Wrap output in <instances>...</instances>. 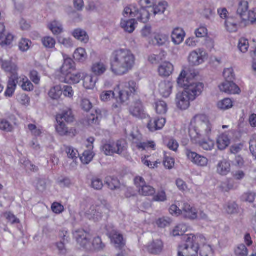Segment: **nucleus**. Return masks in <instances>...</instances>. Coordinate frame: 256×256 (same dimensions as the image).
<instances>
[{
  "instance_id": "40",
  "label": "nucleus",
  "mask_w": 256,
  "mask_h": 256,
  "mask_svg": "<svg viewBox=\"0 0 256 256\" xmlns=\"http://www.w3.org/2000/svg\"><path fill=\"white\" fill-rule=\"evenodd\" d=\"M164 142L166 146L169 150L174 152L178 151L179 144L174 138H166Z\"/></svg>"
},
{
  "instance_id": "12",
  "label": "nucleus",
  "mask_w": 256,
  "mask_h": 256,
  "mask_svg": "<svg viewBox=\"0 0 256 256\" xmlns=\"http://www.w3.org/2000/svg\"><path fill=\"white\" fill-rule=\"evenodd\" d=\"M77 243L84 249L88 250L91 247L90 242L91 235L90 232L80 229L76 230L74 234Z\"/></svg>"
},
{
  "instance_id": "18",
  "label": "nucleus",
  "mask_w": 256,
  "mask_h": 256,
  "mask_svg": "<svg viewBox=\"0 0 256 256\" xmlns=\"http://www.w3.org/2000/svg\"><path fill=\"white\" fill-rule=\"evenodd\" d=\"M144 250L150 254H158L164 248V243L161 240L157 239L150 242L144 247Z\"/></svg>"
},
{
  "instance_id": "2",
  "label": "nucleus",
  "mask_w": 256,
  "mask_h": 256,
  "mask_svg": "<svg viewBox=\"0 0 256 256\" xmlns=\"http://www.w3.org/2000/svg\"><path fill=\"white\" fill-rule=\"evenodd\" d=\"M212 134V124L205 114H196L192 120L189 135L192 140L199 143L204 150H210L214 146V141L210 139Z\"/></svg>"
},
{
  "instance_id": "3",
  "label": "nucleus",
  "mask_w": 256,
  "mask_h": 256,
  "mask_svg": "<svg viewBox=\"0 0 256 256\" xmlns=\"http://www.w3.org/2000/svg\"><path fill=\"white\" fill-rule=\"evenodd\" d=\"M136 57L132 51L128 48L114 50L110 58V70L116 76H123L134 68Z\"/></svg>"
},
{
  "instance_id": "48",
  "label": "nucleus",
  "mask_w": 256,
  "mask_h": 256,
  "mask_svg": "<svg viewBox=\"0 0 256 256\" xmlns=\"http://www.w3.org/2000/svg\"><path fill=\"white\" fill-rule=\"evenodd\" d=\"M168 7V3L166 2H159L158 4L155 5L152 10L154 14H162L166 10Z\"/></svg>"
},
{
  "instance_id": "32",
  "label": "nucleus",
  "mask_w": 256,
  "mask_h": 256,
  "mask_svg": "<svg viewBox=\"0 0 256 256\" xmlns=\"http://www.w3.org/2000/svg\"><path fill=\"white\" fill-rule=\"evenodd\" d=\"M225 26L228 32H236L239 28V22L234 18H228L226 20Z\"/></svg>"
},
{
  "instance_id": "17",
  "label": "nucleus",
  "mask_w": 256,
  "mask_h": 256,
  "mask_svg": "<svg viewBox=\"0 0 256 256\" xmlns=\"http://www.w3.org/2000/svg\"><path fill=\"white\" fill-rule=\"evenodd\" d=\"M108 234L116 248L121 250L125 247L126 240L124 238L123 235L118 231L112 230V232H109Z\"/></svg>"
},
{
  "instance_id": "54",
  "label": "nucleus",
  "mask_w": 256,
  "mask_h": 256,
  "mask_svg": "<svg viewBox=\"0 0 256 256\" xmlns=\"http://www.w3.org/2000/svg\"><path fill=\"white\" fill-rule=\"evenodd\" d=\"M32 42L26 38H22L18 44L19 49L22 52H26L30 48Z\"/></svg>"
},
{
  "instance_id": "6",
  "label": "nucleus",
  "mask_w": 256,
  "mask_h": 256,
  "mask_svg": "<svg viewBox=\"0 0 256 256\" xmlns=\"http://www.w3.org/2000/svg\"><path fill=\"white\" fill-rule=\"evenodd\" d=\"M110 212V205L105 200H98L95 204H92L89 210L82 214L86 218L90 220L97 222L102 219L103 216L108 218Z\"/></svg>"
},
{
  "instance_id": "42",
  "label": "nucleus",
  "mask_w": 256,
  "mask_h": 256,
  "mask_svg": "<svg viewBox=\"0 0 256 256\" xmlns=\"http://www.w3.org/2000/svg\"><path fill=\"white\" fill-rule=\"evenodd\" d=\"M96 80L91 75H86L83 79L84 87L86 90H92L95 86Z\"/></svg>"
},
{
  "instance_id": "43",
  "label": "nucleus",
  "mask_w": 256,
  "mask_h": 256,
  "mask_svg": "<svg viewBox=\"0 0 256 256\" xmlns=\"http://www.w3.org/2000/svg\"><path fill=\"white\" fill-rule=\"evenodd\" d=\"M48 28L54 35L60 34L63 30L62 25L58 22L56 20L50 23Z\"/></svg>"
},
{
  "instance_id": "64",
  "label": "nucleus",
  "mask_w": 256,
  "mask_h": 256,
  "mask_svg": "<svg viewBox=\"0 0 256 256\" xmlns=\"http://www.w3.org/2000/svg\"><path fill=\"white\" fill-rule=\"evenodd\" d=\"M234 252L236 256H246L248 251L247 248L244 244H240L236 248Z\"/></svg>"
},
{
  "instance_id": "13",
  "label": "nucleus",
  "mask_w": 256,
  "mask_h": 256,
  "mask_svg": "<svg viewBox=\"0 0 256 256\" xmlns=\"http://www.w3.org/2000/svg\"><path fill=\"white\" fill-rule=\"evenodd\" d=\"M130 114L134 116L144 119L148 116V114H146L142 102L140 100H137L132 102L129 108Z\"/></svg>"
},
{
  "instance_id": "1",
  "label": "nucleus",
  "mask_w": 256,
  "mask_h": 256,
  "mask_svg": "<svg viewBox=\"0 0 256 256\" xmlns=\"http://www.w3.org/2000/svg\"><path fill=\"white\" fill-rule=\"evenodd\" d=\"M198 74V72L194 70H182L181 72L177 82L184 90L176 95V104L179 109L185 110L188 108L190 101L194 100L203 91L204 86L202 83L193 82Z\"/></svg>"
},
{
  "instance_id": "46",
  "label": "nucleus",
  "mask_w": 256,
  "mask_h": 256,
  "mask_svg": "<svg viewBox=\"0 0 256 256\" xmlns=\"http://www.w3.org/2000/svg\"><path fill=\"white\" fill-rule=\"evenodd\" d=\"M188 228L186 224H181L176 226L172 230L174 236H183L187 232Z\"/></svg>"
},
{
  "instance_id": "63",
  "label": "nucleus",
  "mask_w": 256,
  "mask_h": 256,
  "mask_svg": "<svg viewBox=\"0 0 256 256\" xmlns=\"http://www.w3.org/2000/svg\"><path fill=\"white\" fill-rule=\"evenodd\" d=\"M51 208L52 211L56 214H60L64 210V206L58 202H54L52 203Z\"/></svg>"
},
{
  "instance_id": "33",
  "label": "nucleus",
  "mask_w": 256,
  "mask_h": 256,
  "mask_svg": "<svg viewBox=\"0 0 256 256\" xmlns=\"http://www.w3.org/2000/svg\"><path fill=\"white\" fill-rule=\"evenodd\" d=\"M248 10V0H241L240 1L237 10V13L244 20H246V14Z\"/></svg>"
},
{
  "instance_id": "20",
  "label": "nucleus",
  "mask_w": 256,
  "mask_h": 256,
  "mask_svg": "<svg viewBox=\"0 0 256 256\" xmlns=\"http://www.w3.org/2000/svg\"><path fill=\"white\" fill-rule=\"evenodd\" d=\"M219 88L228 94H236L240 92L239 87L232 81H225L219 86Z\"/></svg>"
},
{
  "instance_id": "61",
  "label": "nucleus",
  "mask_w": 256,
  "mask_h": 256,
  "mask_svg": "<svg viewBox=\"0 0 256 256\" xmlns=\"http://www.w3.org/2000/svg\"><path fill=\"white\" fill-rule=\"evenodd\" d=\"M0 129L8 132H10L13 130L12 126L4 119L0 120Z\"/></svg>"
},
{
  "instance_id": "26",
  "label": "nucleus",
  "mask_w": 256,
  "mask_h": 256,
  "mask_svg": "<svg viewBox=\"0 0 256 256\" xmlns=\"http://www.w3.org/2000/svg\"><path fill=\"white\" fill-rule=\"evenodd\" d=\"M75 70V63L70 58L64 59V64L60 68L61 76H64Z\"/></svg>"
},
{
  "instance_id": "21",
  "label": "nucleus",
  "mask_w": 256,
  "mask_h": 256,
  "mask_svg": "<svg viewBox=\"0 0 256 256\" xmlns=\"http://www.w3.org/2000/svg\"><path fill=\"white\" fill-rule=\"evenodd\" d=\"M16 82L22 89L26 92H32L34 90V86L32 82L24 75L20 76H16Z\"/></svg>"
},
{
  "instance_id": "52",
  "label": "nucleus",
  "mask_w": 256,
  "mask_h": 256,
  "mask_svg": "<svg viewBox=\"0 0 256 256\" xmlns=\"http://www.w3.org/2000/svg\"><path fill=\"white\" fill-rule=\"evenodd\" d=\"M42 43L46 48H54L56 45V40L52 38L46 36L42 38Z\"/></svg>"
},
{
  "instance_id": "34",
  "label": "nucleus",
  "mask_w": 256,
  "mask_h": 256,
  "mask_svg": "<svg viewBox=\"0 0 256 256\" xmlns=\"http://www.w3.org/2000/svg\"><path fill=\"white\" fill-rule=\"evenodd\" d=\"M16 76L13 78L12 76L9 78L8 82L7 88L4 92L6 96L11 97L14 94L16 88Z\"/></svg>"
},
{
  "instance_id": "50",
  "label": "nucleus",
  "mask_w": 256,
  "mask_h": 256,
  "mask_svg": "<svg viewBox=\"0 0 256 256\" xmlns=\"http://www.w3.org/2000/svg\"><path fill=\"white\" fill-rule=\"evenodd\" d=\"M218 106L220 109L228 110L232 107L233 102L230 98H226L220 102Z\"/></svg>"
},
{
  "instance_id": "36",
  "label": "nucleus",
  "mask_w": 256,
  "mask_h": 256,
  "mask_svg": "<svg viewBox=\"0 0 256 256\" xmlns=\"http://www.w3.org/2000/svg\"><path fill=\"white\" fill-rule=\"evenodd\" d=\"M48 96L52 100H59L62 94V88L60 85L52 87L48 93Z\"/></svg>"
},
{
  "instance_id": "11",
  "label": "nucleus",
  "mask_w": 256,
  "mask_h": 256,
  "mask_svg": "<svg viewBox=\"0 0 256 256\" xmlns=\"http://www.w3.org/2000/svg\"><path fill=\"white\" fill-rule=\"evenodd\" d=\"M152 4L150 0H140V4L142 8L140 10H137L136 12L134 14V18L138 20L143 22L146 23L148 22L150 18V10L148 8H150Z\"/></svg>"
},
{
  "instance_id": "39",
  "label": "nucleus",
  "mask_w": 256,
  "mask_h": 256,
  "mask_svg": "<svg viewBox=\"0 0 256 256\" xmlns=\"http://www.w3.org/2000/svg\"><path fill=\"white\" fill-rule=\"evenodd\" d=\"M73 56L76 60L83 62L87 59L88 55L84 48H79L75 50Z\"/></svg>"
},
{
  "instance_id": "55",
  "label": "nucleus",
  "mask_w": 256,
  "mask_h": 256,
  "mask_svg": "<svg viewBox=\"0 0 256 256\" xmlns=\"http://www.w3.org/2000/svg\"><path fill=\"white\" fill-rule=\"evenodd\" d=\"M171 222L172 220L168 218H160L156 222V224L160 228H164L170 226Z\"/></svg>"
},
{
  "instance_id": "30",
  "label": "nucleus",
  "mask_w": 256,
  "mask_h": 256,
  "mask_svg": "<svg viewBox=\"0 0 256 256\" xmlns=\"http://www.w3.org/2000/svg\"><path fill=\"white\" fill-rule=\"evenodd\" d=\"M107 70L106 64L102 62L94 63L91 67L92 73L96 76H100L105 73Z\"/></svg>"
},
{
  "instance_id": "59",
  "label": "nucleus",
  "mask_w": 256,
  "mask_h": 256,
  "mask_svg": "<svg viewBox=\"0 0 256 256\" xmlns=\"http://www.w3.org/2000/svg\"><path fill=\"white\" fill-rule=\"evenodd\" d=\"M92 244L96 250H103L106 246L105 244L102 242L101 238L99 236L94 238Z\"/></svg>"
},
{
  "instance_id": "53",
  "label": "nucleus",
  "mask_w": 256,
  "mask_h": 256,
  "mask_svg": "<svg viewBox=\"0 0 256 256\" xmlns=\"http://www.w3.org/2000/svg\"><path fill=\"white\" fill-rule=\"evenodd\" d=\"M94 154L91 151L85 150L80 157V160L83 164H88L92 160Z\"/></svg>"
},
{
  "instance_id": "24",
  "label": "nucleus",
  "mask_w": 256,
  "mask_h": 256,
  "mask_svg": "<svg viewBox=\"0 0 256 256\" xmlns=\"http://www.w3.org/2000/svg\"><path fill=\"white\" fill-rule=\"evenodd\" d=\"M142 163L150 168H154L158 167V164H160L156 154L150 156H144L142 158Z\"/></svg>"
},
{
  "instance_id": "60",
  "label": "nucleus",
  "mask_w": 256,
  "mask_h": 256,
  "mask_svg": "<svg viewBox=\"0 0 256 256\" xmlns=\"http://www.w3.org/2000/svg\"><path fill=\"white\" fill-rule=\"evenodd\" d=\"M29 76L32 81L36 85H38L40 84V76L38 74V72L36 70H30Z\"/></svg>"
},
{
  "instance_id": "45",
  "label": "nucleus",
  "mask_w": 256,
  "mask_h": 256,
  "mask_svg": "<svg viewBox=\"0 0 256 256\" xmlns=\"http://www.w3.org/2000/svg\"><path fill=\"white\" fill-rule=\"evenodd\" d=\"M154 39L158 46H163L166 44L168 41V35L162 32H158L154 36Z\"/></svg>"
},
{
  "instance_id": "7",
  "label": "nucleus",
  "mask_w": 256,
  "mask_h": 256,
  "mask_svg": "<svg viewBox=\"0 0 256 256\" xmlns=\"http://www.w3.org/2000/svg\"><path fill=\"white\" fill-rule=\"evenodd\" d=\"M170 213L176 216H182L184 218L194 220L198 218L196 208L188 202H184L182 210L176 204H172L169 209Z\"/></svg>"
},
{
  "instance_id": "51",
  "label": "nucleus",
  "mask_w": 256,
  "mask_h": 256,
  "mask_svg": "<svg viewBox=\"0 0 256 256\" xmlns=\"http://www.w3.org/2000/svg\"><path fill=\"white\" fill-rule=\"evenodd\" d=\"M115 94L112 90H106L102 92L100 95V100L104 102L110 100L112 98H114Z\"/></svg>"
},
{
  "instance_id": "35",
  "label": "nucleus",
  "mask_w": 256,
  "mask_h": 256,
  "mask_svg": "<svg viewBox=\"0 0 256 256\" xmlns=\"http://www.w3.org/2000/svg\"><path fill=\"white\" fill-rule=\"evenodd\" d=\"M154 107L156 114L160 115L166 114L168 110L167 104L162 100H156Z\"/></svg>"
},
{
  "instance_id": "57",
  "label": "nucleus",
  "mask_w": 256,
  "mask_h": 256,
  "mask_svg": "<svg viewBox=\"0 0 256 256\" xmlns=\"http://www.w3.org/2000/svg\"><path fill=\"white\" fill-rule=\"evenodd\" d=\"M238 48L243 53H245L248 52L249 48V42L248 40L244 38H241L239 40Z\"/></svg>"
},
{
  "instance_id": "19",
  "label": "nucleus",
  "mask_w": 256,
  "mask_h": 256,
  "mask_svg": "<svg viewBox=\"0 0 256 256\" xmlns=\"http://www.w3.org/2000/svg\"><path fill=\"white\" fill-rule=\"evenodd\" d=\"M0 64L1 65L2 69L5 72H9L12 74L13 78L18 76V68L17 64L13 62L11 60H6L0 58Z\"/></svg>"
},
{
  "instance_id": "44",
  "label": "nucleus",
  "mask_w": 256,
  "mask_h": 256,
  "mask_svg": "<svg viewBox=\"0 0 256 256\" xmlns=\"http://www.w3.org/2000/svg\"><path fill=\"white\" fill-rule=\"evenodd\" d=\"M106 183L108 188L112 190L116 189L120 186L118 179L112 176H107L106 178Z\"/></svg>"
},
{
  "instance_id": "16",
  "label": "nucleus",
  "mask_w": 256,
  "mask_h": 256,
  "mask_svg": "<svg viewBox=\"0 0 256 256\" xmlns=\"http://www.w3.org/2000/svg\"><path fill=\"white\" fill-rule=\"evenodd\" d=\"M149 120L147 123V128L151 132L162 130L166 124V119L163 118H150L148 115Z\"/></svg>"
},
{
  "instance_id": "25",
  "label": "nucleus",
  "mask_w": 256,
  "mask_h": 256,
  "mask_svg": "<svg viewBox=\"0 0 256 256\" xmlns=\"http://www.w3.org/2000/svg\"><path fill=\"white\" fill-rule=\"evenodd\" d=\"M230 143V138L227 132L220 134L216 138V145L220 150H224Z\"/></svg>"
},
{
  "instance_id": "8",
  "label": "nucleus",
  "mask_w": 256,
  "mask_h": 256,
  "mask_svg": "<svg viewBox=\"0 0 256 256\" xmlns=\"http://www.w3.org/2000/svg\"><path fill=\"white\" fill-rule=\"evenodd\" d=\"M131 140L134 146L139 150H146L150 149L155 150L156 144L152 140L142 141V135L139 131L132 132L130 134Z\"/></svg>"
},
{
  "instance_id": "47",
  "label": "nucleus",
  "mask_w": 256,
  "mask_h": 256,
  "mask_svg": "<svg viewBox=\"0 0 256 256\" xmlns=\"http://www.w3.org/2000/svg\"><path fill=\"white\" fill-rule=\"evenodd\" d=\"M152 196H153L152 199L153 202H164L167 200V196L164 190H158L156 194H154Z\"/></svg>"
},
{
  "instance_id": "31",
  "label": "nucleus",
  "mask_w": 256,
  "mask_h": 256,
  "mask_svg": "<svg viewBox=\"0 0 256 256\" xmlns=\"http://www.w3.org/2000/svg\"><path fill=\"white\" fill-rule=\"evenodd\" d=\"M231 166L230 161L223 160L219 162L217 166V172L222 176H226L230 172Z\"/></svg>"
},
{
  "instance_id": "23",
  "label": "nucleus",
  "mask_w": 256,
  "mask_h": 256,
  "mask_svg": "<svg viewBox=\"0 0 256 256\" xmlns=\"http://www.w3.org/2000/svg\"><path fill=\"white\" fill-rule=\"evenodd\" d=\"M60 77L62 82L71 84H78L82 78V74L80 72L74 74L71 72Z\"/></svg>"
},
{
  "instance_id": "62",
  "label": "nucleus",
  "mask_w": 256,
  "mask_h": 256,
  "mask_svg": "<svg viewBox=\"0 0 256 256\" xmlns=\"http://www.w3.org/2000/svg\"><path fill=\"white\" fill-rule=\"evenodd\" d=\"M99 117L96 114H92L88 117L87 122L90 126H98L100 124Z\"/></svg>"
},
{
  "instance_id": "10",
  "label": "nucleus",
  "mask_w": 256,
  "mask_h": 256,
  "mask_svg": "<svg viewBox=\"0 0 256 256\" xmlns=\"http://www.w3.org/2000/svg\"><path fill=\"white\" fill-rule=\"evenodd\" d=\"M134 184L140 195L143 196H152L156 193L155 188L146 184L143 178L138 176L134 180Z\"/></svg>"
},
{
  "instance_id": "22",
  "label": "nucleus",
  "mask_w": 256,
  "mask_h": 256,
  "mask_svg": "<svg viewBox=\"0 0 256 256\" xmlns=\"http://www.w3.org/2000/svg\"><path fill=\"white\" fill-rule=\"evenodd\" d=\"M198 250L196 246H179L178 254V256H198Z\"/></svg>"
},
{
  "instance_id": "28",
  "label": "nucleus",
  "mask_w": 256,
  "mask_h": 256,
  "mask_svg": "<svg viewBox=\"0 0 256 256\" xmlns=\"http://www.w3.org/2000/svg\"><path fill=\"white\" fill-rule=\"evenodd\" d=\"M172 84L170 81L164 80L159 84V92L160 94L164 98L168 97L172 93Z\"/></svg>"
},
{
  "instance_id": "5",
  "label": "nucleus",
  "mask_w": 256,
  "mask_h": 256,
  "mask_svg": "<svg viewBox=\"0 0 256 256\" xmlns=\"http://www.w3.org/2000/svg\"><path fill=\"white\" fill-rule=\"evenodd\" d=\"M56 120L58 124L56 126V130L60 136L73 138L76 135V130L74 128H68L64 122V121L67 123L74 121V116L71 110L68 109L64 110L62 114H57Z\"/></svg>"
},
{
  "instance_id": "49",
  "label": "nucleus",
  "mask_w": 256,
  "mask_h": 256,
  "mask_svg": "<svg viewBox=\"0 0 256 256\" xmlns=\"http://www.w3.org/2000/svg\"><path fill=\"white\" fill-rule=\"evenodd\" d=\"M175 164L174 159L170 156H167V152H164V164L165 168L170 170L174 168Z\"/></svg>"
},
{
  "instance_id": "14",
  "label": "nucleus",
  "mask_w": 256,
  "mask_h": 256,
  "mask_svg": "<svg viewBox=\"0 0 256 256\" xmlns=\"http://www.w3.org/2000/svg\"><path fill=\"white\" fill-rule=\"evenodd\" d=\"M206 56L207 54L202 49L193 51L189 55V63L194 66H198L204 62Z\"/></svg>"
},
{
  "instance_id": "37",
  "label": "nucleus",
  "mask_w": 256,
  "mask_h": 256,
  "mask_svg": "<svg viewBox=\"0 0 256 256\" xmlns=\"http://www.w3.org/2000/svg\"><path fill=\"white\" fill-rule=\"evenodd\" d=\"M136 22L135 19L128 20H122L120 22L121 26L124 30L130 33L132 32L135 30V24Z\"/></svg>"
},
{
  "instance_id": "4",
  "label": "nucleus",
  "mask_w": 256,
  "mask_h": 256,
  "mask_svg": "<svg viewBox=\"0 0 256 256\" xmlns=\"http://www.w3.org/2000/svg\"><path fill=\"white\" fill-rule=\"evenodd\" d=\"M138 88V84L133 80L120 82L114 88L115 92H118V96L116 98V104H113L112 108L120 107L122 104L128 100L130 96L137 92Z\"/></svg>"
},
{
  "instance_id": "58",
  "label": "nucleus",
  "mask_w": 256,
  "mask_h": 256,
  "mask_svg": "<svg viewBox=\"0 0 256 256\" xmlns=\"http://www.w3.org/2000/svg\"><path fill=\"white\" fill-rule=\"evenodd\" d=\"M28 128L32 134L36 138L40 136L42 134V129L38 128L35 124H29Z\"/></svg>"
},
{
  "instance_id": "41",
  "label": "nucleus",
  "mask_w": 256,
  "mask_h": 256,
  "mask_svg": "<svg viewBox=\"0 0 256 256\" xmlns=\"http://www.w3.org/2000/svg\"><path fill=\"white\" fill-rule=\"evenodd\" d=\"M186 244L181 246H188L192 247V246H196L198 249H199V246L197 241V236L193 234H188L184 237Z\"/></svg>"
},
{
  "instance_id": "27",
  "label": "nucleus",
  "mask_w": 256,
  "mask_h": 256,
  "mask_svg": "<svg viewBox=\"0 0 256 256\" xmlns=\"http://www.w3.org/2000/svg\"><path fill=\"white\" fill-rule=\"evenodd\" d=\"M174 71V66L170 62H165L161 64L158 69L160 76L164 77L169 76Z\"/></svg>"
},
{
  "instance_id": "15",
  "label": "nucleus",
  "mask_w": 256,
  "mask_h": 256,
  "mask_svg": "<svg viewBox=\"0 0 256 256\" xmlns=\"http://www.w3.org/2000/svg\"><path fill=\"white\" fill-rule=\"evenodd\" d=\"M186 153L188 158L194 164L202 167L207 166L208 160L206 158L198 154L196 152H192L190 150H186Z\"/></svg>"
},
{
  "instance_id": "56",
  "label": "nucleus",
  "mask_w": 256,
  "mask_h": 256,
  "mask_svg": "<svg viewBox=\"0 0 256 256\" xmlns=\"http://www.w3.org/2000/svg\"><path fill=\"white\" fill-rule=\"evenodd\" d=\"M223 76L226 80L225 81L233 82L235 78L233 69L232 68L224 69L223 72Z\"/></svg>"
},
{
  "instance_id": "9",
  "label": "nucleus",
  "mask_w": 256,
  "mask_h": 256,
  "mask_svg": "<svg viewBox=\"0 0 256 256\" xmlns=\"http://www.w3.org/2000/svg\"><path fill=\"white\" fill-rule=\"evenodd\" d=\"M128 147V144L124 140H118L116 144L109 142L102 146V150L106 156H112L114 154H121L124 152Z\"/></svg>"
},
{
  "instance_id": "29",
  "label": "nucleus",
  "mask_w": 256,
  "mask_h": 256,
  "mask_svg": "<svg viewBox=\"0 0 256 256\" xmlns=\"http://www.w3.org/2000/svg\"><path fill=\"white\" fill-rule=\"evenodd\" d=\"M186 33L182 28H175L172 34V42L176 44H181L184 40Z\"/></svg>"
},
{
  "instance_id": "38",
  "label": "nucleus",
  "mask_w": 256,
  "mask_h": 256,
  "mask_svg": "<svg viewBox=\"0 0 256 256\" xmlns=\"http://www.w3.org/2000/svg\"><path fill=\"white\" fill-rule=\"evenodd\" d=\"M72 36L76 38L85 44L87 43L89 40L86 32L80 28L75 30L72 32Z\"/></svg>"
}]
</instances>
